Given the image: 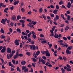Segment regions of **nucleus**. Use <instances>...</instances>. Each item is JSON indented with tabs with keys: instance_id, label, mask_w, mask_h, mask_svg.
<instances>
[{
	"instance_id": "f257e3e1",
	"label": "nucleus",
	"mask_w": 73,
	"mask_h": 73,
	"mask_svg": "<svg viewBox=\"0 0 73 73\" xmlns=\"http://www.w3.org/2000/svg\"><path fill=\"white\" fill-rule=\"evenodd\" d=\"M34 21H32L31 22H30L29 23V24L27 25L28 26V27H31V28H34V27H33V25H32L33 24L34 22Z\"/></svg>"
},
{
	"instance_id": "f03ea898",
	"label": "nucleus",
	"mask_w": 73,
	"mask_h": 73,
	"mask_svg": "<svg viewBox=\"0 0 73 73\" xmlns=\"http://www.w3.org/2000/svg\"><path fill=\"white\" fill-rule=\"evenodd\" d=\"M31 49H33L34 50H36V46L34 45H29Z\"/></svg>"
},
{
	"instance_id": "7ed1b4c3",
	"label": "nucleus",
	"mask_w": 73,
	"mask_h": 73,
	"mask_svg": "<svg viewBox=\"0 0 73 73\" xmlns=\"http://www.w3.org/2000/svg\"><path fill=\"white\" fill-rule=\"evenodd\" d=\"M46 56L47 57H49L50 55V53L49 52L48 50H46Z\"/></svg>"
},
{
	"instance_id": "20e7f679",
	"label": "nucleus",
	"mask_w": 73,
	"mask_h": 73,
	"mask_svg": "<svg viewBox=\"0 0 73 73\" xmlns=\"http://www.w3.org/2000/svg\"><path fill=\"white\" fill-rule=\"evenodd\" d=\"M16 17L15 15H14L12 16L11 18V19L12 20H13V21H15V20H16Z\"/></svg>"
},
{
	"instance_id": "39448f33",
	"label": "nucleus",
	"mask_w": 73,
	"mask_h": 73,
	"mask_svg": "<svg viewBox=\"0 0 73 73\" xmlns=\"http://www.w3.org/2000/svg\"><path fill=\"white\" fill-rule=\"evenodd\" d=\"M58 19H59V16L56 15V17H55L54 18V20L56 21L57 20H58Z\"/></svg>"
},
{
	"instance_id": "423d86ee",
	"label": "nucleus",
	"mask_w": 73,
	"mask_h": 73,
	"mask_svg": "<svg viewBox=\"0 0 73 73\" xmlns=\"http://www.w3.org/2000/svg\"><path fill=\"white\" fill-rule=\"evenodd\" d=\"M7 53H11V49L10 48H8L7 49Z\"/></svg>"
},
{
	"instance_id": "0eeeda50",
	"label": "nucleus",
	"mask_w": 73,
	"mask_h": 73,
	"mask_svg": "<svg viewBox=\"0 0 73 73\" xmlns=\"http://www.w3.org/2000/svg\"><path fill=\"white\" fill-rule=\"evenodd\" d=\"M66 51L67 54H69L72 53V52H71L70 51H69V50H68V49H67V50H66Z\"/></svg>"
},
{
	"instance_id": "6e6552de",
	"label": "nucleus",
	"mask_w": 73,
	"mask_h": 73,
	"mask_svg": "<svg viewBox=\"0 0 73 73\" xmlns=\"http://www.w3.org/2000/svg\"><path fill=\"white\" fill-rule=\"evenodd\" d=\"M19 3V0L16 1L14 2L13 4L15 5H17V4H18Z\"/></svg>"
},
{
	"instance_id": "1a4fd4ad",
	"label": "nucleus",
	"mask_w": 73,
	"mask_h": 73,
	"mask_svg": "<svg viewBox=\"0 0 73 73\" xmlns=\"http://www.w3.org/2000/svg\"><path fill=\"white\" fill-rule=\"evenodd\" d=\"M1 7H5L6 5H4V4L3 3H0V8H1Z\"/></svg>"
},
{
	"instance_id": "9d476101",
	"label": "nucleus",
	"mask_w": 73,
	"mask_h": 73,
	"mask_svg": "<svg viewBox=\"0 0 73 73\" xmlns=\"http://www.w3.org/2000/svg\"><path fill=\"white\" fill-rule=\"evenodd\" d=\"M57 11H58V10L55 9L53 11V13L55 15H57Z\"/></svg>"
},
{
	"instance_id": "9b49d317",
	"label": "nucleus",
	"mask_w": 73,
	"mask_h": 73,
	"mask_svg": "<svg viewBox=\"0 0 73 73\" xmlns=\"http://www.w3.org/2000/svg\"><path fill=\"white\" fill-rule=\"evenodd\" d=\"M20 23H22V24H24L25 23V20H23L22 19L19 20Z\"/></svg>"
},
{
	"instance_id": "f8f14e48",
	"label": "nucleus",
	"mask_w": 73,
	"mask_h": 73,
	"mask_svg": "<svg viewBox=\"0 0 73 73\" xmlns=\"http://www.w3.org/2000/svg\"><path fill=\"white\" fill-rule=\"evenodd\" d=\"M25 64H26V62L25 61H22L21 62V65H25Z\"/></svg>"
},
{
	"instance_id": "ddd939ff",
	"label": "nucleus",
	"mask_w": 73,
	"mask_h": 73,
	"mask_svg": "<svg viewBox=\"0 0 73 73\" xmlns=\"http://www.w3.org/2000/svg\"><path fill=\"white\" fill-rule=\"evenodd\" d=\"M43 11V10H42V8L41 7L39 9V13H42V12Z\"/></svg>"
},
{
	"instance_id": "4468645a",
	"label": "nucleus",
	"mask_w": 73,
	"mask_h": 73,
	"mask_svg": "<svg viewBox=\"0 0 73 73\" xmlns=\"http://www.w3.org/2000/svg\"><path fill=\"white\" fill-rule=\"evenodd\" d=\"M73 49V46H70L68 47L67 49H68V50H71V49Z\"/></svg>"
},
{
	"instance_id": "2eb2a0df",
	"label": "nucleus",
	"mask_w": 73,
	"mask_h": 73,
	"mask_svg": "<svg viewBox=\"0 0 73 73\" xmlns=\"http://www.w3.org/2000/svg\"><path fill=\"white\" fill-rule=\"evenodd\" d=\"M1 23H3V24H5V21L4 20V19H2L1 21Z\"/></svg>"
},
{
	"instance_id": "dca6fc26",
	"label": "nucleus",
	"mask_w": 73,
	"mask_h": 73,
	"mask_svg": "<svg viewBox=\"0 0 73 73\" xmlns=\"http://www.w3.org/2000/svg\"><path fill=\"white\" fill-rule=\"evenodd\" d=\"M69 29V27L68 26H66L65 28V31H68V29Z\"/></svg>"
},
{
	"instance_id": "f3484780",
	"label": "nucleus",
	"mask_w": 73,
	"mask_h": 73,
	"mask_svg": "<svg viewBox=\"0 0 73 73\" xmlns=\"http://www.w3.org/2000/svg\"><path fill=\"white\" fill-rule=\"evenodd\" d=\"M6 50H5V49H2L1 50V53H4V52H5L6 51Z\"/></svg>"
},
{
	"instance_id": "a211bd4d",
	"label": "nucleus",
	"mask_w": 73,
	"mask_h": 73,
	"mask_svg": "<svg viewBox=\"0 0 73 73\" xmlns=\"http://www.w3.org/2000/svg\"><path fill=\"white\" fill-rule=\"evenodd\" d=\"M0 32L2 33H4V29L3 28L1 29Z\"/></svg>"
},
{
	"instance_id": "6ab92c4d",
	"label": "nucleus",
	"mask_w": 73,
	"mask_h": 73,
	"mask_svg": "<svg viewBox=\"0 0 73 73\" xmlns=\"http://www.w3.org/2000/svg\"><path fill=\"white\" fill-rule=\"evenodd\" d=\"M8 7L5 8V10H4V12H5L6 13H8V12H7V11H8Z\"/></svg>"
},
{
	"instance_id": "aec40b11",
	"label": "nucleus",
	"mask_w": 73,
	"mask_h": 73,
	"mask_svg": "<svg viewBox=\"0 0 73 73\" xmlns=\"http://www.w3.org/2000/svg\"><path fill=\"white\" fill-rule=\"evenodd\" d=\"M41 43L42 44H46V43H47V42H46V40H44L42 41Z\"/></svg>"
},
{
	"instance_id": "412c9836",
	"label": "nucleus",
	"mask_w": 73,
	"mask_h": 73,
	"mask_svg": "<svg viewBox=\"0 0 73 73\" xmlns=\"http://www.w3.org/2000/svg\"><path fill=\"white\" fill-rule=\"evenodd\" d=\"M32 37L33 38H34V39H36V35H35V34H33Z\"/></svg>"
},
{
	"instance_id": "4be33fe9",
	"label": "nucleus",
	"mask_w": 73,
	"mask_h": 73,
	"mask_svg": "<svg viewBox=\"0 0 73 73\" xmlns=\"http://www.w3.org/2000/svg\"><path fill=\"white\" fill-rule=\"evenodd\" d=\"M17 31L18 32V33H21V30L19 28H18L17 29Z\"/></svg>"
},
{
	"instance_id": "5701e85b",
	"label": "nucleus",
	"mask_w": 73,
	"mask_h": 73,
	"mask_svg": "<svg viewBox=\"0 0 73 73\" xmlns=\"http://www.w3.org/2000/svg\"><path fill=\"white\" fill-rule=\"evenodd\" d=\"M60 45H64V46H65L66 47L68 46V45H67L64 44V43H60Z\"/></svg>"
},
{
	"instance_id": "b1692460",
	"label": "nucleus",
	"mask_w": 73,
	"mask_h": 73,
	"mask_svg": "<svg viewBox=\"0 0 73 73\" xmlns=\"http://www.w3.org/2000/svg\"><path fill=\"white\" fill-rule=\"evenodd\" d=\"M17 71H19V72H21V70H20V68H19V66H17Z\"/></svg>"
},
{
	"instance_id": "393cba45",
	"label": "nucleus",
	"mask_w": 73,
	"mask_h": 73,
	"mask_svg": "<svg viewBox=\"0 0 73 73\" xmlns=\"http://www.w3.org/2000/svg\"><path fill=\"white\" fill-rule=\"evenodd\" d=\"M54 37L55 38H58V35H56V34H55L54 36Z\"/></svg>"
},
{
	"instance_id": "a878e982",
	"label": "nucleus",
	"mask_w": 73,
	"mask_h": 73,
	"mask_svg": "<svg viewBox=\"0 0 73 73\" xmlns=\"http://www.w3.org/2000/svg\"><path fill=\"white\" fill-rule=\"evenodd\" d=\"M40 51L38 50L36 52V54L37 56H38V55L40 54Z\"/></svg>"
},
{
	"instance_id": "bb28decb",
	"label": "nucleus",
	"mask_w": 73,
	"mask_h": 73,
	"mask_svg": "<svg viewBox=\"0 0 73 73\" xmlns=\"http://www.w3.org/2000/svg\"><path fill=\"white\" fill-rule=\"evenodd\" d=\"M41 62H42L43 64L44 65V64H45V63H46L45 61V60H44L42 59Z\"/></svg>"
},
{
	"instance_id": "cd10ccee",
	"label": "nucleus",
	"mask_w": 73,
	"mask_h": 73,
	"mask_svg": "<svg viewBox=\"0 0 73 73\" xmlns=\"http://www.w3.org/2000/svg\"><path fill=\"white\" fill-rule=\"evenodd\" d=\"M67 71H68L69 72H71L72 71V70L70 69V68H66Z\"/></svg>"
},
{
	"instance_id": "c85d7f7f",
	"label": "nucleus",
	"mask_w": 73,
	"mask_h": 73,
	"mask_svg": "<svg viewBox=\"0 0 73 73\" xmlns=\"http://www.w3.org/2000/svg\"><path fill=\"white\" fill-rule=\"evenodd\" d=\"M13 54L12 53H10L9 54L10 58H12V56H13Z\"/></svg>"
},
{
	"instance_id": "c756f323",
	"label": "nucleus",
	"mask_w": 73,
	"mask_h": 73,
	"mask_svg": "<svg viewBox=\"0 0 73 73\" xmlns=\"http://www.w3.org/2000/svg\"><path fill=\"white\" fill-rule=\"evenodd\" d=\"M31 34H32V33L31 32L29 33L28 34V37L29 38V37H30V36H31Z\"/></svg>"
},
{
	"instance_id": "7c9ffc66",
	"label": "nucleus",
	"mask_w": 73,
	"mask_h": 73,
	"mask_svg": "<svg viewBox=\"0 0 73 73\" xmlns=\"http://www.w3.org/2000/svg\"><path fill=\"white\" fill-rule=\"evenodd\" d=\"M50 15L51 17H54V15L53 13H50Z\"/></svg>"
},
{
	"instance_id": "2f4dec72",
	"label": "nucleus",
	"mask_w": 73,
	"mask_h": 73,
	"mask_svg": "<svg viewBox=\"0 0 73 73\" xmlns=\"http://www.w3.org/2000/svg\"><path fill=\"white\" fill-rule=\"evenodd\" d=\"M21 11L22 12L24 13L25 12V9L23 8L21 9Z\"/></svg>"
},
{
	"instance_id": "473e14b6",
	"label": "nucleus",
	"mask_w": 73,
	"mask_h": 73,
	"mask_svg": "<svg viewBox=\"0 0 73 73\" xmlns=\"http://www.w3.org/2000/svg\"><path fill=\"white\" fill-rule=\"evenodd\" d=\"M59 5H61V4H64V3L63 2V1H60L59 2Z\"/></svg>"
},
{
	"instance_id": "72a5a7b5",
	"label": "nucleus",
	"mask_w": 73,
	"mask_h": 73,
	"mask_svg": "<svg viewBox=\"0 0 73 73\" xmlns=\"http://www.w3.org/2000/svg\"><path fill=\"white\" fill-rule=\"evenodd\" d=\"M26 54L27 55V56H31V53H30L29 52H26Z\"/></svg>"
},
{
	"instance_id": "f704fd0d",
	"label": "nucleus",
	"mask_w": 73,
	"mask_h": 73,
	"mask_svg": "<svg viewBox=\"0 0 73 73\" xmlns=\"http://www.w3.org/2000/svg\"><path fill=\"white\" fill-rule=\"evenodd\" d=\"M22 70H25V69H26L27 68H26V66H23L22 67Z\"/></svg>"
},
{
	"instance_id": "c9c22d12",
	"label": "nucleus",
	"mask_w": 73,
	"mask_h": 73,
	"mask_svg": "<svg viewBox=\"0 0 73 73\" xmlns=\"http://www.w3.org/2000/svg\"><path fill=\"white\" fill-rule=\"evenodd\" d=\"M42 16L43 18H44V19H45V20H46V17H45V16L44 15V14L42 15Z\"/></svg>"
},
{
	"instance_id": "e433bc0d",
	"label": "nucleus",
	"mask_w": 73,
	"mask_h": 73,
	"mask_svg": "<svg viewBox=\"0 0 73 73\" xmlns=\"http://www.w3.org/2000/svg\"><path fill=\"white\" fill-rule=\"evenodd\" d=\"M63 60H64V61H66V60H67V58L65 56H63Z\"/></svg>"
},
{
	"instance_id": "4c0bfd02",
	"label": "nucleus",
	"mask_w": 73,
	"mask_h": 73,
	"mask_svg": "<svg viewBox=\"0 0 73 73\" xmlns=\"http://www.w3.org/2000/svg\"><path fill=\"white\" fill-rule=\"evenodd\" d=\"M2 62V64H4V60L3 58H0Z\"/></svg>"
},
{
	"instance_id": "58836bf2",
	"label": "nucleus",
	"mask_w": 73,
	"mask_h": 73,
	"mask_svg": "<svg viewBox=\"0 0 73 73\" xmlns=\"http://www.w3.org/2000/svg\"><path fill=\"white\" fill-rule=\"evenodd\" d=\"M9 65L10 66H12V63H11V62H9Z\"/></svg>"
},
{
	"instance_id": "ea45409f",
	"label": "nucleus",
	"mask_w": 73,
	"mask_h": 73,
	"mask_svg": "<svg viewBox=\"0 0 73 73\" xmlns=\"http://www.w3.org/2000/svg\"><path fill=\"white\" fill-rule=\"evenodd\" d=\"M27 40L29 42H31L32 40H31V39L29 38H27Z\"/></svg>"
},
{
	"instance_id": "a19ab883",
	"label": "nucleus",
	"mask_w": 73,
	"mask_h": 73,
	"mask_svg": "<svg viewBox=\"0 0 73 73\" xmlns=\"http://www.w3.org/2000/svg\"><path fill=\"white\" fill-rule=\"evenodd\" d=\"M32 59L33 61L34 62H36L37 61V60L35 59L34 58H33Z\"/></svg>"
},
{
	"instance_id": "79ce46f5",
	"label": "nucleus",
	"mask_w": 73,
	"mask_h": 73,
	"mask_svg": "<svg viewBox=\"0 0 73 73\" xmlns=\"http://www.w3.org/2000/svg\"><path fill=\"white\" fill-rule=\"evenodd\" d=\"M41 58H40V57L39 58V62H38V63H39V64H40V62H41L42 61V59L41 60Z\"/></svg>"
},
{
	"instance_id": "37998d69",
	"label": "nucleus",
	"mask_w": 73,
	"mask_h": 73,
	"mask_svg": "<svg viewBox=\"0 0 73 73\" xmlns=\"http://www.w3.org/2000/svg\"><path fill=\"white\" fill-rule=\"evenodd\" d=\"M17 20H20V19L21 18V16L18 15L17 17Z\"/></svg>"
},
{
	"instance_id": "c03bdc74",
	"label": "nucleus",
	"mask_w": 73,
	"mask_h": 73,
	"mask_svg": "<svg viewBox=\"0 0 73 73\" xmlns=\"http://www.w3.org/2000/svg\"><path fill=\"white\" fill-rule=\"evenodd\" d=\"M11 53H12V54L13 55L14 54H15V53H16V51L15 50H12Z\"/></svg>"
},
{
	"instance_id": "a18cd8bd",
	"label": "nucleus",
	"mask_w": 73,
	"mask_h": 73,
	"mask_svg": "<svg viewBox=\"0 0 73 73\" xmlns=\"http://www.w3.org/2000/svg\"><path fill=\"white\" fill-rule=\"evenodd\" d=\"M42 58L43 59H44V60H45L46 59V57L45 56H43L42 57Z\"/></svg>"
},
{
	"instance_id": "49530a36",
	"label": "nucleus",
	"mask_w": 73,
	"mask_h": 73,
	"mask_svg": "<svg viewBox=\"0 0 73 73\" xmlns=\"http://www.w3.org/2000/svg\"><path fill=\"white\" fill-rule=\"evenodd\" d=\"M66 66H67V67L68 68H72L70 66V65H69V64H67Z\"/></svg>"
},
{
	"instance_id": "de8ad7c7",
	"label": "nucleus",
	"mask_w": 73,
	"mask_h": 73,
	"mask_svg": "<svg viewBox=\"0 0 73 73\" xmlns=\"http://www.w3.org/2000/svg\"><path fill=\"white\" fill-rule=\"evenodd\" d=\"M15 55L18 57H19V53H18V52H16Z\"/></svg>"
},
{
	"instance_id": "09e8293b",
	"label": "nucleus",
	"mask_w": 73,
	"mask_h": 73,
	"mask_svg": "<svg viewBox=\"0 0 73 73\" xmlns=\"http://www.w3.org/2000/svg\"><path fill=\"white\" fill-rule=\"evenodd\" d=\"M28 72V68H27L26 69H25L24 70L25 72Z\"/></svg>"
},
{
	"instance_id": "8fccbe9b",
	"label": "nucleus",
	"mask_w": 73,
	"mask_h": 73,
	"mask_svg": "<svg viewBox=\"0 0 73 73\" xmlns=\"http://www.w3.org/2000/svg\"><path fill=\"white\" fill-rule=\"evenodd\" d=\"M7 59H9L10 58V57L9 56V54H7Z\"/></svg>"
},
{
	"instance_id": "3c124183",
	"label": "nucleus",
	"mask_w": 73,
	"mask_h": 73,
	"mask_svg": "<svg viewBox=\"0 0 73 73\" xmlns=\"http://www.w3.org/2000/svg\"><path fill=\"white\" fill-rule=\"evenodd\" d=\"M46 51H44L42 50L41 51V53H42V54H45V53H46Z\"/></svg>"
},
{
	"instance_id": "603ef678",
	"label": "nucleus",
	"mask_w": 73,
	"mask_h": 73,
	"mask_svg": "<svg viewBox=\"0 0 73 73\" xmlns=\"http://www.w3.org/2000/svg\"><path fill=\"white\" fill-rule=\"evenodd\" d=\"M58 42L60 43H62V42H63V40H59L58 41Z\"/></svg>"
},
{
	"instance_id": "864d4df0",
	"label": "nucleus",
	"mask_w": 73,
	"mask_h": 73,
	"mask_svg": "<svg viewBox=\"0 0 73 73\" xmlns=\"http://www.w3.org/2000/svg\"><path fill=\"white\" fill-rule=\"evenodd\" d=\"M18 57V56L15 55L13 56V58H14V59H16V58H17Z\"/></svg>"
},
{
	"instance_id": "5fc2aeb1",
	"label": "nucleus",
	"mask_w": 73,
	"mask_h": 73,
	"mask_svg": "<svg viewBox=\"0 0 73 73\" xmlns=\"http://www.w3.org/2000/svg\"><path fill=\"white\" fill-rule=\"evenodd\" d=\"M62 38L63 39H64V40H65V41L67 40V38H66L65 36L64 37H63Z\"/></svg>"
},
{
	"instance_id": "6e6d98bb",
	"label": "nucleus",
	"mask_w": 73,
	"mask_h": 73,
	"mask_svg": "<svg viewBox=\"0 0 73 73\" xmlns=\"http://www.w3.org/2000/svg\"><path fill=\"white\" fill-rule=\"evenodd\" d=\"M31 44L33 45L34 44V41H33V40H31V42H30Z\"/></svg>"
},
{
	"instance_id": "4d7b16f0",
	"label": "nucleus",
	"mask_w": 73,
	"mask_h": 73,
	"mask_svg": "<svg viewBox=\"0 0 73 73\" xmlns=\"http://www.w3.org/2000/svg\"><path fill=\"white\" fill-rule=\"evenodd\" d=\"M70 15H68V16L67 20H70Z\"/></svg>"
},
{
	"instance_id": "13d9d810",
	"label": "nucleus",
	"mask_w": 73,
	"mask_h": 73,
	"mask_svg": "<svg viewBox=\"0 0 73 73\" xmlns=\"http://www.w3.org/2000/svg\"><path fill=\"white\" fill-rule=\"evenodd\" d=\"M12 62H13V63L14 64H15V62H16V61H15V60H12Z\"/></svg>"
},
{
	"instance_id": "bf43d9fd",
	"label": "nucleus",
	"mask_w": 73,
	"mask_h": 73,
	"mask_svg": "<svg viewBox=\"0 0 73 73\" xmlns=\"http://www.w3.org/2000/svg\"><path fill=\"white\" fill-rule=\"evenodd\" d=\"M53 45L52 44H49V48H52V46Z\"/></svg>"
},
{
	"instance_id": "052dcab7",
	"label": "nucleus",
	"mask_w": 73,
	"mask_h": 73,
	"mask_svg": "<svg viewBox=\"0 0 73 73\" xmlns=\"http://www.w3.org/2000/svg\"><path fill=\"white\" fill-rule=\"evenodd\" d=\"M21 18H22V19H23V20H27V17H22Z\"/></svg>"
},
{
	"instance_id": "680f3d73",
	"label": "nucleus",
	"mask_w": 73,
	"mask_h": 73,
	"mask_svg": "<svg viewBox=\"0 0 73 73\" xmlns=\"http://www.w3.org/2000/svg\"><path fill=\"white\" fill-rule=\"evenodd\" d=\"M62 8H65V9H66V7H65V6H64V5H62Z\"/></svg>"
},
{
	"instance_id": "e2e57ef3",
	"label": "nucleus",
	"mask_w": 73,
	"mask_h": 73,
	"mask_svg": "<svg viewBox=\"0 0 73 73\" xmlns=\"http://www.w3.org/2000/svg\"><path fill=\"white\" fill-rule=\"evenodd\" d=\"M27 21H28V22H32V20H31V19H27Z\"/></svg>"
},
{
	"instance_id": "0e129e2a",
	"label": "nucleus",
	"mask_w": 73,
	"mask_h": 73,
	"mask_svg": "<svg viewBox=\"0 0 73 73\" xmlns=\"http://www.w3.org/2000/svg\"><path fill=\"white\" fill-rule=\"evenodd\" d=\"M48 67H49V68H51L52 66V65L51 64H48Z\"/></svg>"
},
{
	"instance_id": "69168bd1",
	"label": "nucleus",
	"mask_w": 73,
	"mask_h": 73,
	"mask_svg": "<svg viewBox=\"0 0 73 73\" xmlns=\"http://www.w3.org/2000/svg\"><path fill=\"white\" fill-rule=\"evenodd\" d=\"M32 66H33V67H35V66H36V65H35V64L32 63Z\"/></svg>"
},
{
	"instance_id": "338daca9",
	"label": "nucleus",
	"mask_w": 73,
	"mask_h": 73,
	"mask_svg": "<svg viewBox=\"0 0 73 73\" xmlns=\"http://www.w3.org/2000/svg\"><path fill=\"white\" fill-rule=\"evenodd\" d=\"M67 38L69 40H70V38H71V37L70 36H68L67 37Z\"/></svg>"
},
{
	"instance_id": "774afa93",
	"label": "nucleus",
	"mask_w": 73,
	"mask_h": 73,
	"mask_svg": "<svg viewBox=\"0 0 73 73\" xmlns=\"http://www.w3.org/2000/svg\"><path fill=\"white\" fill-rule=\"evenodd\" d=\"M1 72L2 73H5V70H1Z\"/></svg>"
}]
</instances>
